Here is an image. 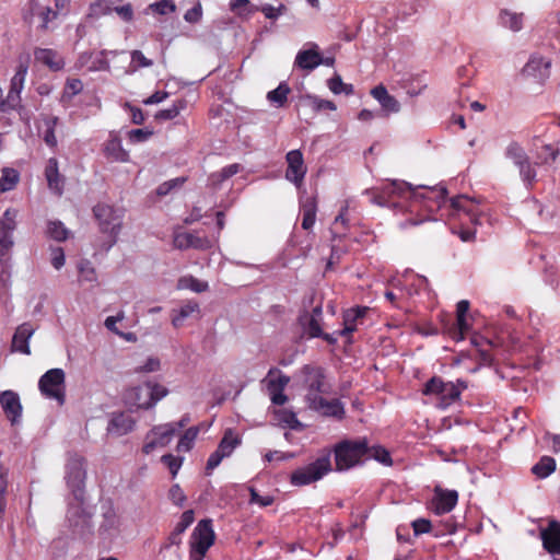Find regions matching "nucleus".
Returning a JSON list of instances; mask_svg holds the SVG:
<instances>
[{"label": "nucleus", "instance_id": "obj_1", "mask_svg": "<svg viewBox=\"0 0 560 560\" xmlns=\"http://www.w3.org/2000/svg\"><path fill=\"white\" fill-rule=\"evenodd\" d=\"M371 194V201L377 206L404 209L405 202L408 201V211L410 213L418 211L427 212V215H423L420 220L409 219L400 223L401 228H406L431 220V214L441 209L446 202L447 191L444 187H432L420 192L411 189L406 182L392 180L383 184L381 188Z\"/></svg>", "mask_w": 560, "mask_h": 560}, {"label": "nucleus", "instance_id": "obj_2", "mask_svg": "<svg viewBox=\"0 0 560 560\" xmlns=\"http://www.w3.org/2000/svg\"><path fill=\"white\" fill-rule=\"evenodd\" d=\"M167 394L168 389L165 386L150 381L127 389L124 394V400L131 409L149 410L155 407Z\"/></svg>", "mask_w": 560, "mask_h": 560}, {"label": "nucleus", "instance_id": "obj_3", "mask_svg": "<svg viewBox=\"0 0 560 560\" xmlns=\"http://www.w3.org/2000/svg\"><path fill=\"white\" fill-rule=\"evenodd\" d=\"M467 387V382L459 378L456 382H444L440 376H433L424 384L422 394L436 396L438 407L446 409L460 399L463 390Z\"/></svg>", "mask_w": 560, "mask_h": 560}, {"label": "nucleus", "instance_id": "obj_4", "mask_svg": "<svg viewBox=\"0 0 560 560\" xmlns=\"http://www.w3.org/2000/svg\"><path fill=\"white\" fill-rule=\"evenodd\" d=\"M93 213L98 223L100 231L109 237L105 248L108 250L117 242L122 225L124 211L107 203H97L93 208Z\"/></svg>", "mask_w": 560, "mask_h": 560}, {"label": "nucleus", "instance_id": "obj_5", "mask_svg": "<svg viewBox=\"0 0 560 560\" xmlns=\"http://www.w3.org/2000/svg\"><path fill=\"white\" fill-rule=\"evenodd\" d=\"M331 470L330 453H325L311 464L295 469L290 477L293 486H306L322 479Z\"/></svg>", "mask_w": 560, "mask_h": 560}, {"label": "nucleus", "instance_id": "obj_6", "mask_svg": "<svg viewBox=\"0 0 560 560\" xmlns=\"http://www.w3.org/2000/svg\"><path fill=\"white\" fill-rule=\"evenodd\" d=\"M368 452L366 439L343 441L335 447V460L338 470H347L365 456Z\"/></svg>", "mask_w": 560, "mask_h": 560}, {"label": "nucleus", "instance_id": "obj_7", "mask_svg": "<svg viewBox=\"0 0 560 560\" xmlns=\"http://www.w3.org/2000/svg\"><path fill=\"white\" fill-rule=\"evenodd\" d=\"M214 539L212 520L199 521L190 537V557L195 560H202L209 548L214 544Z\"/></svg>", "mask_w": 560, "mask_h": 560}, {"label": "nucleus", "instance_id": "obj_8", "mask_svg": "<svg viewBox=\"0 0 560 560\" xmlns=\"http://www.w3.org/2000/svg\"><path fill=\"white\" fill-rule=\"evenodd\" d=\"M66 374L62 369H51L43 374L38 381L40 394L63 405L66 400Z\"/></svg>", "mask_w": 560, "mask_h": 560}, {"label": "nucleus", "instance_id": "obj_9", "mask_svg": "<svg viewBox=\"0 0 560 560\" xmlns=\"http://www.w3.org/2000/svg\"><path fill=\"white\" fill-rule=\"evenodd\" d=\"M85 462L81 456L72 455L66 464V480L74 499L82 503L85 488Z\"/></svg>", "mask_w": 560, "mask_h": 560}, {"label": "nucleus", "instance_id": "obj_10", "mask_svg": "<svg viewBox=\"0 0 560 560\" xmlns=\"http://www.w3.org/2000/svg\"><path fill=\"white\" fill-rule=\"evenodd\" d=\"M19 211L9 208L0 218V261L7 264L10 260V252L14 245L13 232L16 229Z\"/></svg>", "mask_w": 560, "mask_h": 560}, {"label": "nucleus", "instance_id": "obj_11", "mask_svg": "<svg viewBox=\"0 0 560 560\" xmlns=\"http://www.w3.org/2000/svg\"><path fill=\"white\" fill-rule=\"evenodd\" d=\"M304 375V386L307 389L306 401L310 404L311 396H320V394H328L331 389L330 385L326 382L324 369L319 366L305 365L302 370Z\"/></svg>", "mask_w": 560, "mask_h": 560}, {"label": "nucleus", "instance_id": "obj_12", "mask_svg": "<svg viewBox=\"0 0 560 560\" xmlns=\"http://www.w3.org/2000/svg\"><path fill=\"white\" fill-rule=\"evenodd\" d=\"M230 8L240 16L249 15L256 11H260L268 20H277L287 11V7L283 3H280L278 7H273L268 3L257 7L252 5L249 0H232L230 2Z\"/></svg>", "mask_w": 560, "mask_h": 560}, {"label": "nucleus", "instance_id": "obj_13", "mask_svg": "<svg viewBox=\"0 0 560 560\" xmlns=\"http://www.w3.org/2000/svg\"><path fill=\"white\" fill-rule=\"evenodd\" d=\"M177 433L170 423L154 425L145 435L142 451L149 455L156 448L167 446Z\"/></svg>", "mask_w": 560, "mask_h": 560}, {"label": "nucleus", "instance_id": "obj_14", "mask_svg": "<svg viewBox=\"0 0 560 560\" xmlns=\"http://www.w3.org/2000/svg\"><path fill=\"white\" fill-rule=\"evenodd\" d=\"M266 386L273 405L282 406L287 402L288 397L283 390L290 382V377L281 373L278 369H270L266 378Z\"/></svg>", "mask_w": 560, "mask_h": 560}, {"label": "nucleus", "instance_id": "obj_15", "mask_svg": "<svg viewBox=\"0 0 560 560\" xmlns=\"http://www.w3.org/2000/svg\"><path fill=\"white\" fill-rule=\"evenodd\" d=\"M288 167L285 170V179L300 188L304 182L307 167L304 163L303 154L300 150H291L285 155Z\"/></svg>", "mask_w": 560, "mask_h": 560}, {"label": "nucleus", "instance_id": "obj_16", "mask_svg": "<svg viewBox=\"0 0 560 560\" xmlns=\"http://www.w3.org/2000/svg\"><path fill=\"white\" fill-rule=\"evenodd\" d=\"M173 245L175 248L180 250L189 248L207 250L212 247V241L207 236L199 235L198 233L175 231Z\"/></svg>", "mask_w": 560, "mask_h": 560}, {"label": "nucleus", "instance_id": "obj_17", "mask_svg": "<svg viewBox=\"0 0 560 560\" xmlns=\"http://www.w3.org/2000/svg\"><path fill=\"white\" fill-rule=\"evenodd\" d=\"M0 405L12 425L21 422L23 407L18 393L13 390L2 392L0 394Z\"/></svg>", "mask_w": 560, "mask_h": 560}, {"label": "nucleus", "instance_id": "obj_18", "mask_svg": "<svg viewBox=\"0 0 560 560\" xmlns=\"http://www.w3.org/2000/svg\"><path fill=\"white\" fill-rule=\"evenodd\" d=\"M450 202L453 210V215H456L459 219H462V217H467L472 224L478 223L479 211L478 203L475 200L468 198L467 196L460 195L452 198Z\"/></svg>", "mask_w": 560, "mask_h": 560}, {"label": "nucleus", "instance_id": "obj_19", "mask_svg": "<svg viewBox=\"0 0 560 560\" xmlns=\"http://www.w3.org/2000/svg\"><path fill=\"white\" fill-rule=\"evenodd\" d=\"M457 501L458 493L456 490H444L436 487L432 499V509L435 514L443 515L450 513L456 506Z\"/></svg>", "mask_w": 560, "mask_h": 560}, {"label": "nucleus", "instance_id": "obj_20", "mask_svg": "<svg viewBox=\"0 0 560 560\" xmlns=\"http://www.w3.org/2000/svg\"><path fill=\"white\" fill-rule=\"evenodd\" d=\"M308 407L324 416L341 419L345 415L343 405L339 399L326 400L322 396H311Z\"/></svg>", "mask_w": 560, "mask_h": 560}, {"label": "nucleus", "instance_id": "obj_21", "mask_svg": "<svg viewBox=\"0 0 560 560\" xmlns=\"http://www.w3.org/2000/svg\"><path fill=\"white\" fill-rule=\"evenodd\" d=\"M542 546L551 555L560 556V522L550 520L548 527L540 532Z\"/></svg>", "mask_w": 560, "mask_h": 560}, {"label": "nucleus", "instance_id": "obj_22", "mask_svg": "<svg viewBox=\"0 0 560 560\" xmlns=\"http://www.w3.org/2000/svg\"><path fill=\"white\" fill-rule=\"evenodd\" d=\"M136 420L127 412H114L108 422L107 431L116 436H122L133 430Z\"/></svg>", "mask_w": 560, "mask_h": 560}, {"label": "nucleus", "instance_id": "obj_23", "mask_svg": "<svg viewBox=\"0 0 560 560\" xmlns=\"http://www.w3.org/2000/svg\"><path fill=\"white\" fill-rule=\"evenodd\" d=\"M35 329L28 323H23L20 325L12 338L11 349L14 352H20L23 354H31L28 341L33 336Z\"/></svg>", "mask_w": 560, "mask_h": 560}, {"label": "nucleus", "instance_id": "obj_24", "mask_svg": "<svg viewBox=\"0 0 560 560\" xmlns=\"http://www.w3.org/2000/svg\"><path fill=\"white\" fill-rule=\"evenodd\" d=\"M45 177L47 179L48 187L57 196H61L63 192L65 178L59 173L58 161L56 158H50L47 161L45 167Z\"/></svg>", "mask_w": 560, "mask_h": 560}, {"label": "nucleus", "instance_id": "obj_25", "mask_svg": "<svg viewBox=\"0 0 560 560\" xmlns=\"http://www.w3.org/2000/svg\"><path fill=\"white\" fill-rule=\"evenodd\" d=\"M551 61L541 56L534 55L523 68L526 75H532L538 80H545L549 77Z\"/></svg>", "mask_w": 560, "mask_h": 560}, {"label": "nucleus", "instance_id": "obj_26", "mask_svg": "<svg viewBox=\"0 0 560 560\" xmlns=\"http://www.w3.org/2000/svg\"><path fill=\"white\" fill-rule=\"evenodd\" d=\"M34 59L36 62L46 66L51 71H59L65 67L62 57L50 48H36L34 50Z\"/></svg>", "mask_w": 560, "mask_h": 560}, {"label": "nucleus", "instance_id": "obj_27", "mask_svg": "<svg viewBox=\"0 0 560 560\" xmlns=\"http://www.w3.org/2000/svg\"><path fill=\"white\" fill-rule=\"evenodd\" d=\"M104 154L114 162L125 163L129 161V153L122 148L120 138L115 133H110L105 142Z\"/></svg>", "mask_w": 560, "mask_h": 560}, {"label": "nucleus", "instance_id": "obj_28", "mask_svg": "<svg viewBox=\"0 0 560 560\" xmlns=\"http://www.w3.org/2000/svg\"><path fill=\"white\" fill-rule=\"evenodd\" d=\"M27 73V68L25 66H20L16 70L15 74L11 79L10 90L7 95V102L9 103V108H13L18 105L20 101V94L24 88L25 77Z\"/></svg>", "mask_w": 560, "mask_h": 560}, {"label": "nucleus", "instance_id": "obj_29", "mask_svg": "<svg viewBox=\"0 0 560 560\" xmlns=\"http://www.w3.org/2000/svg\"><path fill=\"white\" fill-rule=\"evenodd\" d=\"M31 14L39 19L38 27L42 31L51 30V22L58 16V12L47 5H42L35 0L31 1Z\"/></svg>", "mask_w": 560, "mask_h": 560}, {"label": "nucleus", "instance_id": "obj_30", "mask_svg": "<svg viewBox=\"0 0 560 560\" xmlns=\"http://www.w3.org/2000/svg\"><path fill=\"white\" fill-rule=\"evenodd\" d=\"M172 324L175 328L183 326L185 319L192 316L194 314H200L199 303L196 301H186L182 304V306L176 311L172 312Z\"/></svg>", "mask_w": 560, "mask_h": 560}, {"label": "nucleus", "instance_id": "obj_31", "mask_svg": "<svg viewBox=\"0 0 560 560\" xmlns=\"http://www.w3.org/2000/svg\"><path fill=\"white\" fill-rule=\"evenodd\" d=\"M320 61L319 52L314 49L300 50L295 57V66L304 70H314Z\"/></svg>", "mask_w": 560, "mask_h": 560}, {"label": "nucleus", "instance_id": "obj_32", "mask_svg": "<svg viewBox=\"0 0 560 560\" xmlns=\"http://www.w3.org/2000/svg\"><path fill=\"white\" fill-rule=\"evenodd\" d=\"M368 307H357L348 310L343 315L345 327L340 331L342 336L351 335L357 329V322L366 313Z\"/></svg>", "mask_w": 560, "mask_h": 560}, {"label": "nucleus", "instance_id": "obj_33", "mask_svg": "<svg viewBox=\"0 0 560 560\" xmlns=\"http://www.w3.org/2000/svg\"><path fill=\"white\" fill-rule=\"evenodd\" d=\"M559 155V149L551 144H544L537 149L535 165H551Z\"/></svg>", "mask_w": 560, "mask_h": 560}, {"label": "nucleus", "instance_id": "obj_34", "mask_svg": "<svg viewBox=\"0 0 560 560\" xmlns=\"http://www.w3.org/2000/svg\"><path fill=\"white\" fill-rule=\"evenodd\" d=\"M241 444V439L233 430L229 429L224 432L222 440L220 441L218 448L223 456L229 457L233 451Z\"/></svg>", "mask_w": 560, "mask_h": 560}, {"label": "nucleus", "instance_id": "obj_35", "mask_svg": "<svg viewBox=\"0 0 560 560\" xmlns=\"http://www.w3.org/2000/svg\"><path fill=\"white\" fill-rule=\"evenodd\" d=\"M301 102L303 105L311 107L314 112L320 110H336V105L334 102L328 100L319 98L315 95H305L301 97Z\"/></svg>", "mask_w": 560, "mask_h": 560}, {"label": "nucleus", "instance_id": "obj_36", "mask_svg": "<svg viewBox=\"0 0 560 560\" xmlns=\"http://www.w3.org/2000/svg\"><path fill=\"white\" fill-rule=\"evenodd\" d=\"M20 180V174L16 170L11 167H4L0 177V191L7 192L18 185Z\"/></svg>", "mask_w": 560, "mask_h": 560}, {"label": "nucleus", "instance_id": "obj_37", "mask_svg": "<svg viewBox=\"0 0 560 560\" xmlns=\"http://www.w3.org/2000/svg\"><path fill=\"white\" fill-rule=\"evenodd\" d=\"M556 470V460L550 456H542L532 468V472L538 478H547Z\"/></svg>", "mask_w": 560, "mask_h": 560}, {"label": "nucleus", "instance_id": "obj_38", "mask_svg": "<svg viewBox=\"0 0 560 560\" xmlns=\"http://www.w3.org/2000/svg\"><path fill=\"white\" fill-rule=\"evenodd\" d=\"M43 121H44V126H45L43 139L48 147L56 148L58 142H57V138L55 136V129H56V126L58 125L59 119L56 116H46L43 119Z\"/></svg>", "mask_w": 560, "mask_h": 560}, {"label": "nucleus", "instance_id": "obj_39", "mask_svg": "<svg viewBox=\"0 0 560 560\" xmlns=\"http://www.w3.org/2000/svg\"><path fill=\"white\" fill-rule=\"evenodd\" d=\"M289 93V85L282 82L278 85L277 89L268 92L267 100L277 108H280L287 103Z\"/></svg>", "mask_w": 560, "mask_h": 560}, {"label": "nucleus", "instance_id": "obj_40", "mask_svg": "<svg viewBox=\"0 0 560 560\" xmlns=\"http://www.w3.org/2000/svg\"><path fill=\"white\" fill-rule=\"evenodd\" d=\"M516 167L518 168V173L524 185L527 188L533 187L537 176L535 163H530L528 158L527 160H525V162H522V164H518Z\"/></svg>", "mask_w": 560, "mask_h": 560}, {"label": "nucleus", "instance_id": "obj_41", "mask_svg": "<svg viewBox=\"0 0 560 560\" xmlns=\"http://www.w3.org/2000/svg\"><path fill=\"white\" fill-rule=\"evenodd\" d=\"M47 235L57 241V242H63L68 240L71 232L63 225L61 221H49L47 223Z\"/></svg>", "mask_w": 560, "mask_h": 560}, {"label": "nucleus", "instance_id": "obj_42", "mask_svg": "<svg viewBox=\"0 0 560 560\" xmlns=\"http://www.w3.org/2000/svg\"><path fill=\"white\" fill-rule=\"evenodd\" d=\"M199 434V427L188 428L179 438L177 443L178 452H189Z\"/></svg>", "mask_w": 560, "mask_h": 560}, {"label": "nucleus", "instance_id": "obj_43", "mask_svg": "<svg viewBox=\"0 0 560 560\" xmlns=\"http://www.w3.org/2000/svg\"><path fill=\"white\" fill-rule=\"evenodd\" d=\"M316 202L314 199H308L306 202L302 206V228L304 230H310L315 224L316 220Z\"/></svg>", "mask_w": 560, "mask_h": 560}, {"label": "nucleus", "instance_id": "obj_44", "mask_svg": "<svg viewBox=\"0 0 560 560\" xmlns=\"http://www.w3.org/2000/svg\"><path fill=\"white\" fill-rule=\"evenodd\" d=\"M178 289H188L196 293L206 292L209 289V284L206 281H201L192 276H185L178 280Z\"/></svg>", "mask_w": 560, "mask_h": 560}, {"label": "nucleus", "instance_id": "obj_45", "mask_svg": "<svg viewBox=\"0 0 560 560\" xmlns=\"http://www.w3.org/2000/svg\"><path fill=\"white\" fill-rule=\"evenodd\" d=\"M500 23L514 32H517L523 26V14H517L514 12H510L508 10H503L500 13Z\"/></svg>", "mask_w": 560, "mask_h": 560}, {"label": "nucleus", "instance_id": "obj_46", "mask_svg": "<svg viewBox=\"0 0 560 560\" xmlns=\"http://www.w3.org/2000/svg\"><path fill=\"white\" fill-rule=\"evenodd\" d=\"M187 102L185 100L175 101L171 107L162 109L156 113L155 118L159 120H171L176 118L179 113L186 108Z\"/></svg>", "mask_w": 560, "mask_h": 560}, {"label": "nucleus", "instance_id": "obj_47", "mask_svg": "<svg viewBox=\"0 0 560 560\" xmlns=\"http://www.w3.org/2000/svg\"><path fill=\"white\" fill-rule=\"evenodd\" d=\"M505 156L513 162L515 166L528 159L525 150L517 142H511L505 149Z\"/></svg>", "mask_w": 560, "mask_h": 560}, {"label": "nucleus", "instance_id": "obj_48", "mask_svg": "<svg viewBox=\"0 0 560 560\" xmlns=\"http://www.w3.org/2000/svg\"><path fill=\"white\" fill-rule=\"evenodd\" d=\"M364 457L374 458L375 460H377L381 464L386 465V466H390L393 464L389 452L380 445H375V446L368 445V452Z\"/></svg>", "mask_w": 560, "mask_h": 560}, {"label": "nucleus", "instance_id": "obj_49", "mask_svg": "<svg viewBox=\"0 0 560 560\" xmlns=\"http://www.w3.org/2000/svg\"><path fill=\"white\" fill-rule=\"evenodd\" d=\"M120 525L119 516L113 506L108 505L103 512L102 528L105 530L117 529Z\"/></svg>", "mask_w": 560, "mask_h": 560}, {"label": "nucleus", "instance_id": "obj_50", "mask_svg": "<svg viewBox=\"0 0 560 560\" xmlns=\"http://www.w3.org/2000/svg\"><path fill=\"white\" fill-rule=\"evenodd\" d=\"M328 88L334 94L343 93L346 95H351L354 92L353 85L343 83L341 77L338 74L328 80Z\"/></svg>", "mask_w": 560, "mask_h": 560}, {"label": "nucleus", "instance_id": "obj_51", "mask_svg": "<svg viewBox=\"0 0 560 560\" xmlns=\"http://www.w3.org/2000/svg\"><path fill=\"white\" fill-rule=\"evenodd\" d=\"M130 57L129 68L131 72H136L140 68H149L153 65V61L147 58L141 50H132Z\"/></svg>", "mask_w": 560, "mask_h": 560}, {"label": "nucleus", "instance_id": "obj_52", "mask_svg": "<svg viewBox=\"0 0 560 560\" xmlns=\"http://www.w3.org/2000/svg\"><path fill=\"white\" fill-rule=\"evenodd\" d=\"M148 10H151L152 12L160 15H166L168 13L175 12L176 5L173 0H160L151 3L148 7Z\"/></svg>", "mask_w": 560, "mask_h": 560}, {"label": "nucleus", "instance_id": "obj_53", "mask_svg": "<svg viewBox=\"0 0 560 560\" xmlns=\"http://www.w3.org/2000/svg\"><path fill=\"white\" fill-rule=\"evenodd\" d=\"M78 269L80 273V280L86 282H93L96 280L95 269L89 260H81L78 265Z\"/></svg>", "mask_w": 560, "mask_h": 560}, {"label": "nucleus", "instance_id": "obj_54", "mask_svg": "<svg viewBox=\"0 0 560 560\" xmlns=\"http://www.w3.org/2000/svg\"><path fill=\"white\" fill-rule=\"evenodd\" d=\"M161 462L170 469L174 478L183 465V458L172 454H165L161 457Z\"/></svg>", "mask_w": 560, "mask_h": 560}, {"label": "nucleus", "instance_id": "obj_55", "mask_svg": "<svg viewBox=\"0 0 560 560\" xmlns=\"http://www.w3.org/2000/svg\"><path fill=\"white\" fill-rule=\"evenodd\" d=\"M185 177H176L171 180L164 182L156 188V194L159 196H166L174 188L180 187L185 183Z\"/></svg>", "mask_w": 560, "mask_h": 560}, {"label": "nucleus", "instance_id": "obj_56", "mask_svg": "<svg viewBox=\"0 0 560 560\" xmlns=\"http://www.w3.org/2000/svg\"><path fill=\"white\" fill-rule=\"evenodd\" d=\"M50 261L55 269L59 270L65 266L66 262V256L65 252L59 246H51L50 247Z\"/></svg>", "mask_w": 560, "mask_h": 560}, {"label": "nucleus", "instance_id": "obj_57", "mask_svg": "<svg viewBox=\"0 0 560 560\" xmlns=\"http://www.w3.org/2000/svg\"><path fill=\"white\" fill-rule=\"evenodd\" d=\"M194 511L187 510L182 514L179 522L175 526V529L177 530V533L184 534L185 530L194 523Z\"/></svg>", "mask_w": 560, "mask_h": 560}, {"label": "nucleus", "instance_id": "obj_58", "mask_svg": "<svg viewBox=\"0 0 560 560\" xmlns=\"http://www.w3.org/2000/svg\"><path fill=\"white\" fill-rule=\"evenodd\" d=\"M168 498L177 506H183L186 501V495L177 483L171 487L168 491Z\"/></svg>", "mask_w": 560, "mask_h": 560}, {"label": "nucleus", "instance_id": "obj_59", "mask_svg": "<svg viewBox=\"0 0 560 560\" xmlns=\"http://www.w3.org/2000/svg\"><path fill=\"white\" fill-rule=\"evenodd\" d=\"M125 318V313L124 312H119L117 313V315L115 316H108L106 319H105V327L116 334L117 336H124V332L120 331L118 328H117V323L121 322L122 319Z\"/></svg>", "mask_w": 560, "mask_h": 560}, {"label": "nucleus", "instance_id": "obj_60", "mask_svg": "<svg viewBox=\"0 0 560 560\" xmlns=\"http://www.w3.org/2000/svg\"><path fill=\"white\" fill-rule=\"evenodd\" d=\"M307 335L312 338H318L323 336V330L320 326V319L315 316H311L308 323L305 328Z\"/></svg>", "mask_w": 560, "mask_h": 560}, {"label": "nucleus", "instance_id": "obj_61", "mask_svg": "<svg viewBox=\"0 0 560 560\" xmlns=\"http://www.w3.org/2000/svg\"><path fill=\"white\" fill-rule=\"evenodd\" d=\"M468 330H469V324L467 322L466 316L463 317V320H460V319H458V317H456V325L452 331L453 338L456 340H462V339H464V336Z\"/></svg>", "mask_w": 560, "mask_h": 560}, {"label": "nucleus", "instance_id": "obj_62", "mask_svg": "<svg viewBox=\"0 0 560 560\" xmlns=\"http://www.w3.org/2000/svg\"><path fill=\"white\" fill-rule=\"evenodd\" d=\"M114 12L125 22H131L133 20V8L130 3L115 7L113 9Z\"/></svg>", "mask_w": 560, "mask_h": 560}, {"label": "nucleus", "instance_id": "obj_63", "mask_svg": "<svg viewBox=\"0 0 560 560\" xmlns=\"http://www.w3.org/2000/svg\"><path fill=\"white\" fill-rule=\"evenodd\" d=\"M128 136L131 142H143L152 136V131L148 129H132Z\"/></svg>", "mask_w": 560, "mask_h": 560}, {"label": "nucleus", "instance_id": "obj_64", "mask_svg": "<svg viewBox=\"0 0 560 560\" xmlns=\"http://www.w3.org/2000/svg\"><path fill=\"white\" fill-rule=\"evenodd\" d=\"M202 16V9L201 5L198 3L191 9L187 10L184 19L188 23H198L201 20Z\"/></svg>", "mask_w": 560, "mask_h": 560}]
</instances>
